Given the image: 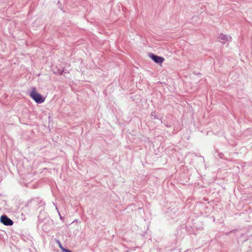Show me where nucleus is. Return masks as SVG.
<instances>
[{"mask_svg":"<svg viewBox=\"0 0 252 252\" xmlns=\"http://www.w3.org/2000/svg\"><path fill=\"white\" fill-rule=\"evenodd\" d=\"M150 58L156 63H161L164 61V59L162 57L151 54L150 55Z\"/></svg>","mask_w":252,"mask_h":252,"instance_id":"nucleus-3","label":"nucleus"},{"mask_svg":"<svg viewBox=\"0 0 252 252\" xmlns=\"http://www.w3.org/2000/svg\"><path fill=\"white\" fill-rule=\"evenodd\" d=\"M0 222L5 225L11 226L13 225V221L6 215L1 216L0 218Z\"/></svg>","mask_w":252,"mask_h":252,"instance_id":"nucleus-2","label":"nucleus"},{"mask_svg":"<svg viewBox=\"0 0 252 252\" xmlns=\"http://www.w3.org/2000/svg\"><path fill=\"white\" fill-rule=\"evenodd\" d=\"M30 95L37 103H41L45 101V98L38 93L34 88L32 89Z\"/></svg>","mask_w":252,"mask_h":252,"instance_id":"nucleus-1","label":"nucleus"},{"mask_svg":"<svg viewBox=\"0 0 252 252\" xmlns=\"http://www.w3.org/2000/svg\"><path fill=\"white\" fill-rule=\"evenodd\" d=\"M59 247L62 250V251L63 252H68L69 250L64 249L63 247L61 246V244L59 245Z\"/></svg>","mask_w":252,"mask_h":252,"instance_id":"nucleus-5","label":"nucleus"},{"mask_svg":"<svg viewBox=\"0 0 252 252\" xmlns=\"http://www.w3.org/2000/svg\"><path fill=\"white\" fill-rule=\"evenodd\" d=\"M230 38V37H228L223 34H220L217 38L218 40L222 43H226L227 41H229Z\"/></svg>","mask_w":252,"mask_h":252,"instance_id":"nucleus-4","label":"nucleus"},{"mask_svg":"<svg viewBox=\"0 0 252 252\" xmlns=\"http://www.w3.org/2000/svg\"><path fill=\"white\" fill-rule=\"evenodd\" d=\"M68 252H71V251H69Z\"/></svg>","mask_w":252,"mask_h":252,"instance_id":"nucleus-6","label":"nucleus"}]
</instances>
